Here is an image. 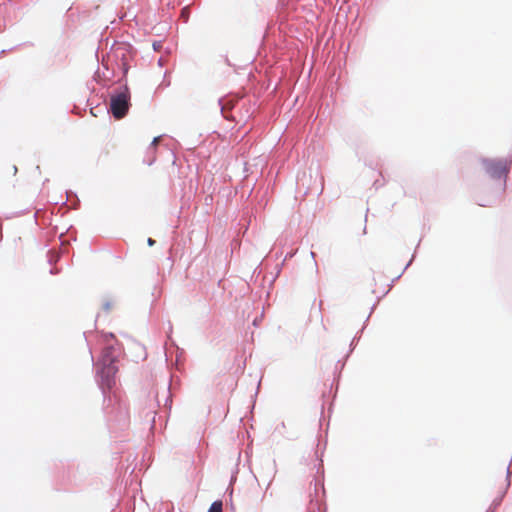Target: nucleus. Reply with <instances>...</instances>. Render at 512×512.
<instances>
[{
    "label": "nucleus",
    "mask_w": 512,
    "mask_h": 512,
    "mask_svg": "<svg viewBox=\"0 0 512 512\" xmlns=\"http://www.w3.org/2000/svg\"><path fill=\"white\" fill-rule=\"evenodd\" d=\"M102 338H103V341L105 343H109L110 340H115V336L112 333H110V334H103Z\"/></svg>",
    "instance_id": "obj_6"
},
{
    "label": "nucleus",
    "mask_w": 512,
    "mask_h": 512,
    "mask_svg": "<svg viewBox=\"0 0 512 512\" xmlns=\"http://www.w3.org/2000/svg\"><path fill=\"white\" fill-rule=\"evenodd\" d=\"M128 100L129 93L127 90L111 97L110 109L115 118L120 119L126 115L129 106Z\"/></svg>",
    "instance_id": "obj_2"
},
{
    "label": "nucleus",
    "mask_w": 512,
    "mask_h": 512,
    "mask_svg": "<svg viewBox=\"0 0 512 512\" xmlns=\"http://www.w3.org/2000/svg\"><path fill=\"white\" fill-rule=\"evenodd\" d=\"M147 244H148L149 246H154V245H155V240H154V239H152V238H148V240H147Z\"/></svg>",
    "instance_id": "obj_9"
},
{
    "label": "nucleus",
    "mask_w": 512,
    "mask_h": 512,
    "mask_svg": "<svg viewBox=\"0 0 512 512\" xmlns=\"http://www.w3.org/2000/svg\"><path fill=\"white\" fill-rule=\"evenodd\" d=\"M484 166L492 177H501L508 173L510 163L507 160H485Z\"/></svg>",
    "instance_id": "obj_3"
},
{
    "label": "nucleus",
    "mask_w": 512,
    "mask_h": 512,
    "mask_svg": "<svg viewBox=\"0 0 512 512\" xmlns=\"http://www.w3.org/2000/svg\"><path fill=\"white\" fill-rule=\"evenodd\" d=\"M208 512H223V503L221 500L214 501Z\"/></svg>",
    "instance_id": "obj_5"
},
{
    "label": "nucleus",
    "mask_w": 512,
    "mask_h": 512,
    "mask_svg": "<svg viewBox=\"0 0 512 512\" xmlns=\"http://www.w3.org/2000/svg\"><path fill=\"white\" fill-rule=\"evenodd\" d=\"M112 303L107 301L104 305H103V308L106 310V311H109L111 308H112Z\"/></svg>",
    "instance_id": "obj_7"
},
{
    "label": "nucleus",
    "mask_w": 512,
    "mask_h": 512,
    "mask_svg": "<svg viewBox=\"0 0 512 512\" xmlns=\"http://www.w3.org/2000/svg\"><path fill=\"white\" fill-rule=\"evenodd\" d=\"M159 140H160V137H155L153 139L152 143H151V146L152 147H156V145L158 144Z\"/></svg>",
    "instance_id": "obj_8"
},
{
    "label": "nucleus",
    "mask_w": 512,
    "mask_h": 512,
    "mask_svg": "<svg viewBox=\"0 0 512 512\" xmlns=\"http://www.w3.org/2000/svg\"><path fill=\"white\" fill-rule=\"evenodd\" d=\"M368 288L372 294H384L387 290V285L378 286L376 283L373 286L372 283H368Z\"/></svg>",
    "instance_id": "obj_4"
},
{
    "label": "nucleus",
    "mask_w": 512,
    "mask_h": 512,
    "mask_svg": "<svg viewBox=\"0 0 512 512\" xmlns=\"http://www.w3.org/2000/svg\"><path fill=\"white\" fill-rule=\"evenodd\" d=\"M153 47H154V49H155L156 51L160 49V45H158V44H156V43H154V44H153Z\"/></svg>",
    "instance_id": "obj_10"
},
{
    "label": "nucleus",
    "mask_w": 512,
    "mask_h": 512,
    "mask_svg": "<svg viewBox=\"0 0 512 512\" xmlns=\"http://www.w3.org/2000/svg\"><path fill=\"white\" fill-rule=\"evenodd\" d=\"M115 349L109 345L102 351L101 357L97 362V375L100 377V383L103 388L111 389L116 384V374L118 367L116 365Z\"/></svg>",
    "instance_id": "obj_1"
}]
</instances>
